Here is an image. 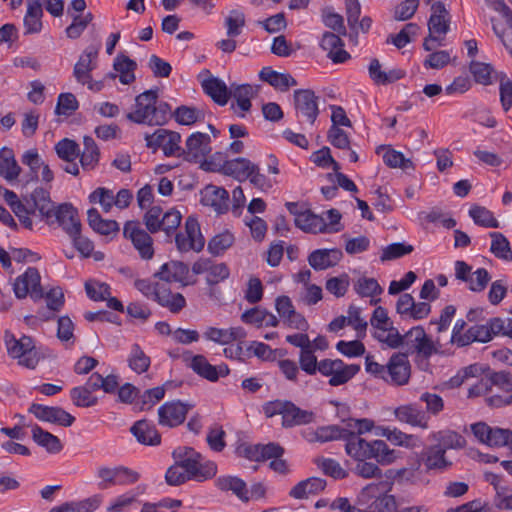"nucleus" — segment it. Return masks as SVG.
<instances>
[{"label":"nucleus","mask_w":512,"mask_h":512,"mask_svg":"<svg viewBox=\"0 0 512 512\" xmlns=\"http://www.w3.org/2000/svg\"><path fill=\"white\" fill-rule=\"evenodd\" d=\"M344 441L347 455L356 461L375 459L379 464L389 465L397 458L396 451L390 449L385 441L368 442L351 429H347Z\"/></svg>","instance_id":"obj_1"},{"label":"nucleus","mask_w":512,"mask_h":512,"mask_svg":"<svg viewBox=\"0 0 512 512\" xmlns=\"http://www.w3.org/2000/svg\"><path fill=\"white\" fill-rule=\"evenodd\" d=\"M170 114V106L158 101L157 90H147L136 97L135 110L127 118L138 124L163 125Z\"/></svg>","instance_id":"obj_2"},{"label":"nucleus","mask_w":512,"mask_h":512,"mask_svg":"<svg viewBox=\"0 0 512 512\" xmlns=\"http://www.w3.org/2000/svg\"><path fill=\"white\" fill-rule=\"evenodd\" d=\"M392 483L380 481L366 485L359 493L358 500L366 505L367 512H395L396 499L388 494Z\"/></svg>","instance_id":"obj_3"},{"label":"nucleus","mask_w":512,"mask_h":512,"mask_svg":"<svg viewBox=\"0 0 512 512\" xmlns=\"http://www.w3.org/2000/svg\"><path fill=\"white\" fill-rule=\"evenodd\" d=\"M135 288L145 297L153 299L159 305L168 308L172 313L180 312L186 306V300L181 293H171L164 284L148 279H137Z\"/></svg>","instance_id":"obj_4"},{"label":"nucleus","mask_w":512,"mask_h":512,"mask_svg":"<svg viewBox=\"0 0 512 512\" xmlns=\"http://www.w3.org/2000/svg\"><path fill=\"white\" fill-rule=\"evenodd\" d=\"M402 347L407 356L411 354L423 359H429L441 350L440 342L433 340L422 326L413 327L404 334Z\"/></svg>","instance_id":"obj_5"},{"label":"nucleus","mask_w":512,"mask_h":512,"mask_svg":"<svg viewBox=\"0 0 512 512\" xmlns=\"http://www.w3.org/2000/svg\"><path fill=\"white\" fill-rule=\"evenodd\" d=\"M263 410L268 418L281 415L282 425L285 428L308 424L313 420L312 412L302 410L290 401H271L264 405Z\"/></svg>","instance_id":"obj_6"},{"label":"nucleus","mask_w":512,"mask_h":512,"mask_svg":"<svg viewBox=\"0 0 512 512\" xmlns=\"http://www.w3.org/2000/svg\"><path fill=\"white\" fill-rule=\"evenodd\" d=\"M8 354L25 368L34 369L39 363L40 355L35 342L30 336L23 335L16 339L13 335L6 339Z\"/></svg>","instance_id":"obj_7"},{"label":"nucleus","mask_w":512,"mask_h":512,"mask_svg":"<svg viewBox=\"0 0 512 512\" xmlns=\"http://www.w3.org/2000/svg\"><path fill=\"white\" fill-rule=\"evenodd\" d=\"M360 370L357 364H346L341 359H323L319 373L329 378V385L336 387L348 383Z\"/></svg>","instance_id":"obj_8"},{"label":"nucleus","mask_w":512,"mask_h":512,"mask_svg":"<svg viewBox=\"0 0 512 512\" xmlns=\"http://www.w3.org/2000/svg\"><path fill=\"white\" fill-rule=\"evenodd\" d=\"M471 430L476 439L489 447H507L512 450V431L498 427H490L485 422H477L471 425Z\"/></svg>","instance_id":"obj_9"},{"label":"nucleus","mask_w":512,"mask_h":512,"mask_svg":"<svg viewBox=\"0 0 512 512\" xmlns=\"http://www.w3.org/2000/svg\"><path fill=\"white\" fill-rule=\"evenodd\" d=\"M175 244L180 252H200L205 245L198 220L194 216L187 217L184 231L175 235Z\"/></svg>","instance_id":"obj_10"},{"label":"nucleus","mask_w":512,"mask_h":512,"mask_svg":"<svg viewBox=\"0 0 512 512\" xmlns=\"http://www.w3.org/2000/svg\"><path fill=\"white\" fill-rule=\"evenodd\" d=\"M293 98L299 121L313 125L319 114L318 97L312 90L298 89L294 91Z\"/></svg>","instance_id":"obj_11"},{"label":"nucleus","mask_w":512,"mask_h":512,"mask_svg":"<svg viewBox=\"0 0 512 512\" xmlns=\"http://www.w3.org/2000/svg\"><path fill=\"white\" fill-rule=\"evenodd\" d=\"M125 238L131 240L135 249L143 259H151L154 255L153 240L151 236L141 228L138 221H127L123 228Z\"/></svg>","instance_id":"obj_12"},{"label":"nucleus","mask_w":512,"mask_h":512,"mask_svg":"<svg viewBox=\"0 0 512 512\" xmlns=\"http://www.w3.org/2000/svg\"><path fill=\"white\" fill-rule=\"evenodd\" d=\"M41 276L34 267H29L22 275L15 279L13 290L15 296L19 299L30 295L34 299L43 297V289L40 284Z\"/></svg>","instance_id":"obj_13"},{"label":"nucleus","mask_w":512,"mask_h":512,"mask_svg":"<svg viewBox=\"0 0 512 512\" xmlns=\"http://www.w3.org/2000/svg\"><path fill=\"white\" fill-rule=\"evenodd\" d=\"M411 366L406 354L395 353L387 362L385 382L395 385H406L410 379Z\"/></svg>","instance_id":"obj_14"},{"label":"nucleus","mask_w":512,"mask_h":512,"mask_svg":"<svg viewBox=\"0 0 512 512\" xmlns=\"http://www.w3.org/2000/svg\"><path fill=\"white\" fill-rule=\"evenodd\" d=\"M26 203H29L27 216L35 214L36 211L47 224H53V214L57 207L54 206L50 199V194L43 188H37L33 193L26 198Z\"/></svg>","instance_id":"obj_15"},{"label":"nucleus","mask_w":512,"mask_h":512,"mask_svg":"<svg viewBox=\"0 0 512 512\" xmlns=\"http://www.w3.org/2000/svg\"><path fill=\"white\" fill-rule=\"evenodd\" d=\"M28 411L40 421L49 422L64 427L71 426L75 421V418L61 407L45 406L38 403H33L29 407Z\"/></svg>","instance_id":"obj_16"},{"label":"nucleus","mask_w":512,"mask_h":512,"mask_svg":"<svg viewBox=\"0 0 512 512\" xmlns=\"http://www.w3.org/2000/svg\"><path fill=\"white\" fill-rule=\"evenodd\" d=\"M192 272L196 275L206 274L209 285H216L230 275V270L225 263H215L209 258H200L192 265Z\"/></svg>","instance_id":"obj_17"},{"label":"nucleus","mask_w":512,"mask_h":512,"mask_svg":"<svg viewBox=\"0 0 512 512\" xmlns=\"http://www.w3.org/2000/svg\"><path fill=\"white\" fill-rule=\"evenodd\" d=\"M192 405L179 400L164 403L158 409L159 424L167 427H176L182 424Z\"/></svg>","instance_id":"obj_18"},{"label":"nucleus","mask_w":512,"mask_h":512,"mask_svg":"<svg viewBox=\"0 0 512 512\" xmlns=\"http://www.w3.org/2000/svg\"><path fill=\"white\" fill-rule=\"evenodd\" d=\"M175 462L189 474L192 480L197 482L212 479L217 473V465L211 461L202 463V458L177 460Z\"/></svg>","instance_id":"obj_19"},{"label":"nucleus","mask_w":512,"mask_h":512,"mask_svg":"<svg viewBox=\"0 0 512 512\" xmlns=\"http://www.w3.org/2000/svg\"><path fill=\"white\" fill-rule=\"evenodd\" d=\"M211 152L209 135L201 132L191 134L185 144L182 154L186 160L199 161Z\"/></svg>","instance_id":"obj_20"},{"label":"nucleus","mask_w":512,"mask_h":512,"mask_svg":"<svg viewBox=\"0 0 512 512\" xmlns=\"http://www.w3.org/2000/svg\"><path fill=\"white\" fill-rule=\"evenodd\" d=\"M99 48L97 46L87 47L79 56L74 65L73 76L82 85L89 81L91 72L96 68Z\"/></svg>","instance_id":"obj_21"},{"label":"nucleus","mask_w":512,"mask_h":512,"mask_svg":"<svg viewBox=\"0 0 512 512\" xmlns=\"http://www.w3.org/2000/svg\"><path fill=\"white\" fill-rule=\"evenodd\" d=\"M201 202L215 213L223 214L229 209V193L223 187L207 185L201 192Z\"/></svg>","instance_id":"obj_22"},{"label":"nucleus","mask_w":512,"mask_h":512,"mask_svg":"<svg viewBox=\"0 0 512 512\" xmlns=\"http://www.w3.org/2000/svg\"><path fill=\"white\" fill-rule=\"evenodd\" d=\"M55 222H57L69 236L76 235L81 231L78 211L69 203H63L55 209L53 224Z\"/></svg>","instance_id":"obj_23"},{"label":"nucleus","mask_w":512,"mask_h":512,"mask_svg":"<svg viewBox=\"0 0 512 512\" xmlns=\"http://www.w3.org/2000/svg\"><path fill=\"white\" fill-rule=\"evenodd\" d=\"M395 418L401 422L413 427L428 429L429 417L426 412L421 410L416 404L409 403L396 407L394 409Z\"/></svg>","instance_id":"obj_24"},{"label":"nucleus","mask_w":512,"mask_h":512,"mask_svg":"<svg viewBox=\"0 0 512 512\" xmlns=\"http://www.w3.org/2000/svg\"><path fill=\"white\" fill-rule=\"evenodd\" d=\"M189 367L200 377L211 382H215L220 377H224L229 374V368L227 365H211L203 355L193 356Z\"/></svg>","instance_id":"obj_25"},{"label":"nucleus","mask_w":512,"mask_h":512,"mask_svg":"<svg viewBox=\"0 0 512 512\" xmlns=\"http://www.w3.org/2000/svg\"><path fill=\"white\" fill-rule=\"evenodd\" d=\"M496 386L507 392L512 391V375L506 371L492 372L482 378L472 389L471 393L482 394L491 391Z\"/></svg>","instance_id":"obj_26"},{"label":"nucleus","mask_w":512,"mask_h":512,"mask_svg":"<svg viewBox=\"0 0 512 512\" xmlns=\"http://www.w3.org/2000/svg\"><path fill=\"white\" fill-rule=\"evenodd\" d=\"M255 166L256 164L248 158L237 157L224 161L219 171L226 176L238 180L239 182H243L248 179Z\"/></svg>","instance_id":"obj_27"},{"label":"nucleus","mask_w":512,"mask_h":512,"mask_svg":"<svg viewBox=\"0 0 512 512\" xmlns=\"http://www.w3.org/2000/svg\"><path fill=\"white\" fill-rule=\"evenodd\" d=\"M431 15L428 21L429 34L441 39L448 30L450 15L442 2H435L431 6Z\"/></svg>","instance_id":"obj_28"},{"label":"nucleus","mask_w":512,"mask_h":512,"mask_svg":"<svg viewBox=\"0 0 512 512\" xmlns=\"http://www.w3.org/2000/svg\"><path fill=\"white\" fill-rule=\"evenodd\" d=\"M188 274V265L180 261H170L164 263L159 271L154 274V277L166 283L178 282L187 285L186 278Z\"/></svg>","instance_id":"obj_29"},{"label":"nucleus","mask_w":512,"mask_h":512,"mask_svg":"<svg viewBox=\"0 0 512 512\" xmlns=\"http://www.w3.org/2000/svg\"><path fill=\"white\" fill-rule=\"evenodd\" d=\"M343 257L340 249H317L308 256L309 265L315 270H325L338 264Z\"/></svg>","instance_id":"obj_30"},{"label":"nucleus","mask_w":512,"mask_h":512,"mask_svg":"<svg viewBox=\"0 0 512 512\" xmlns=\"http://www.w3.org/2000/svg\"><path fill=\"white\" fill-rule=\"evenodd\" d=\"M323 50L334 63H343L350 58L349 53L343 49L344 43L339 34L325 32L320 43Z\"/></svg>","instance_id":"obj_31"},{"label":"nucleus","mask_w":512,"mask_h":512,"mask_svg":"<svg viewBox=\"0 0 512 512\" xmlns=\"http://www.w3.org/2000/svg\"><path fill=\"white\" fill-rule=\"evenodd\" d=\"M0 195H3L5 201L11 207L12 211L18 217L22 225L25 228L32 230L33 222L31 218L27 216V209H29V203H26L27 197H24L23 200H19L16 193L2 186H0Z\"/></svg>","instance_id":"obj_32"},{"label":"nucleus","mask_w":512,"mask_h":512,"mask_svg":"<svg viewBox=\"0 0 512 512\" xmlns=\"http://www.w3.org/2000/svg\"><path fill=\"white\" fill-rule=\"evenodd\" d=\"M428 439L445 452L449 449H462L466 445L465 438L458 432L450 429L432 432L429 434Z\"/></svg>","instance_id":"obj_33"},{"label":"nucleus","mask_w":512,"mask_h":512,"mask_svg":"<svg viewBox=\"0 0 512 512\" xmlns=\"http://www.w3.org/2000/svg\"><path fill=\"white\" fill-rule=\"evenodd\" d=\"M421 461L427 471H443L452 465V462L446 458V452L435 445H431L421 452Z\"/></svg>","instance_id":"obj_34"},{"label":"nucleus","mask_w":512,"mask_h":512,"mask_svg":"<svg viewBox=\"0 0 512 512\" xmlns=\"http://www.w3.org/2000/svg\"><path fill=\"white\" fill-rule=\"evenodd\" d=\"M27 11L23 19L24 34H37L40 33L43 24V9L41 0H26Z\"/></svg>","instance_id":"obj_35"},{"label":"nucleus","mask_w":512,"mask_h":512,"mask_svg":"<svg viewBox=\"0 0 512 512\" xmlns=\"http://www.w3.org/2000/svg\"><path fill=\"white\" fill-rule=\"evenodd\" d=\"M203 336L206 340L220 345H226L236 340L246 337V333L241 327H231L227 329L207 327Z\"/></svg>","instance_id":"obj_36"},{"label":"nucleus","mask_w":512,"mask_h":512,"mask_svg":"<svg viewBox=\"0 0 512 512\" xmlns=\"http://www.w3.org/2000/svg\"><path fill=\"white\" fill-rule=\"evenodd\" d=\"M215 485L222 492H232L243 502L250 500L247 484L239 477L231 475L220 476L216 479Z\"/></svg>","instance_id":"obj_37"},{"label":"nucleus","mask_w":512,"mask_h":512,"mask_svg":"<svg viewBox=\"0 0 512 512\" xmlns=\"http://www.w3.org/2000/svg\"><path fill=\"white\" fill-rule=\"evenodd\" d=\"M295 225L306 233L318 234L327 232V223L323 216L305 210L294 219Z\"/></svg>","instance_id":"obj_38"},{"label":"nucleus","mask_w":512,"mask_h":512,"mask_svg":"<svg viewBox=\"0 0 512 512\" xmlns=\"http://www.w3.org/2000/svg\"><path fill=\"white\" fill-rule=\"evenodd\" d=\"M22 169L16 161L14 152L11 148L3 147L0 149V176L7 182H13L18 179Z\"/></svg>","instance_id":"obj_39"},{"label":"nucleus","mask_w":512,"mask_h":512,"mask_svg":"<svg viewBox=\"0 0 512 512\" xmlns=\"http://www.w3.org/2000/svg\"><path fill=\"white\" fill-rule=\"evenodd\" d=\"M378 59H372L368 67L369 76L377 85H387L396 82L404 77L405 73L401 69H391L384 71L381 69Z\"/></svg>","instance_id":"obj_40"},{"label":"nucleus","mask_w":512,"mask_h":512,"mask_svg":"<svg viewBox=\"0 0 512 512\" xmlns=\"http://www.w3.org/2000/svg\"><path fill=\"white\" fill-rule=\"evenodd\" d=\"M496 336L495 330L491 329V319L486 324H476L469 327L465 331V336L462 337V346H467L473 342L487 343Z\"/></svg>","instance_id":"obj_41"},{"label":"nucleus","mask_w":512,"mask_h":512,"mask_svg":"<svg viewBox=\"0 0 512 512\" xmlns=\"http://www.w3.org/2000/svg\"><path fill=\"white\" fill-rule=\"evenodd\" d=\"M202 87L205 93L217 104L225 105L228 102L230 92L226 84L219 78L209 75L208 78L202 81Z\"/></svg>","instance_id":"obj_42"},{"label":"nucleus","mask_w":512,"mask_h":512,"mask_svg":"<svg viewBox=\"0 0 512 512\" xmlns=\"http://www.w3.org/2000/svg\"><path fill=\"white\" fill-rule=\"evenodd\" d=\"M130 431L138 442L144 445H158L161 441V436L156 428L145 420L137 421Z\"/></svg>","instance_id":"obj_43"},{"label":"nucleus","mask_w":512,"mask_h":512,"mask_svg":"<svg viewBox=\"0 0 512 512\" xmlns=\"http://www.w3.org/2000/svg\"><path fill=\"white\" fill-rule=\"evenodd\" d=\"M259 77L261 80L267 82L272 87L281 91L287 90L290 86H296L297 81L288 73H279L272 70L270 67H264Z\"/></svg>","instance_id":"obj_44"},{"label":"nucleus","mask_w":512,"mask_h":512,"mask_svg":"<svg viewBox=\"0 0 512 512\" xmlns=\"http://www.w3.org/2000/svg\"><path fill=\"white\" fill-rule=\"evenodd\" d=\"M326 487V481L319 477H311L295 485L289 495L295 499H304L316 494Z\"/></svg>","instance_id":"obj_45"},{"label":"nucleus","mask_w":512,"mask_h":512,"mask_svg":"<svg viewBox=\"0 0 512 512\" xmlns=\"http://www.w3.org/2000/svg\"><path fill=\"white\" fill-rule=\"evenodd\" d=\"M32 439L34 440L35 443L45 448L46 451L51 454H57L63 448L61 441L57 436L42 429L38 425H35L32 428Z\"/></svg>","instance_id":"obj_46"},{"label":"nucleus","mask_w":512,"mask_h":512,"mask_svg":"<svg viewBox=\"0 0 512 512\" xmlns=\"http://www.w3.org/2000/svg\"><path fill=\"white\" fill-rule=\"evenodd\" d=\"M347 429L344 426L328 425L317 428L307 435L309 442H329L338 439L344 440Z\"/></svg>","instance_id":"obj_47"},{"label":"nucleus","mask_w":512,"mask_h":512,"mask_svg":"<svg viewBox=\"0 0 512 512\" xmlns=\"http://www.w3.org/2000/svg\"><path fill=\"white\" fill-rule=\"evenodd\" d=\"M84 149L80 156V163L84 170L91 171L99 163L100 151L94 139L90 136L83 138Z\"/></svg>","instance_id":"obj_48"},{"label":"nucleus","mask_w":512,"mask_h":512,"mask_svg":"<svg viewBox=\"0 0 512 512\" xmlns=\"http://www.w3.org/2000/svg\"><path fill=\"white\" fill-rule=\"evenodd\" d=\"M89 226L101 235H109L119 231V224L115 220L103 219L97 209L91 208L87 212Z\"/></svg>","instance_id":"obj_49"},{"label":"nucleus","mask_w":512,"mask_h":512,"mask_svg":"<svg viewBox=\"0 0 512 512\" xmlns=\"http://www.w3.org/2000/svg\"><path fill=\"white\" fill-rule=\"evenodd\" d=\"M383 435L396 446L414 449L422 445L421 439L417 435L404 433L397 428L385 429Z\"/></svg>","instance_id":"obj_50"},{"label":"nucleus","mask_w":512,"mask_h":512,"mask_svg":"<svg viewBox=\"0 0 512 512\" xmlns=\"http://www.w3.org/2000/svg\"><path fill=\"white\" fill-rule=\"evenodd\" d=\"M382 154L384 163L390 168H401L403 170L414 169L413 162L404 157V155L390 147L380 146L377 148L376 153Z\"/></svg>","instance_id":"obj_51"},{"label":"nucleus","mask_w":512,"mask_h":512,"mask_svg":"<svg viewBox=\"0 0 512 512\" xmlns=\"http://www.w3.org/2000/svg\"><path fill=\"white\" fill-rule=\"evenodd\" d=\"M228 37H238L246 25L245 13L240 9H232L224 17L223 22Z\"/></svg>","instance_id":"obj_52"},{"label":"nucleus","mask_w":512,"mask_h":512,"mask_svg":"<svg viewBox=\"0 0 512 512\" xmlns=\"http://www.w3.org/2000/svg\"><path fill=\"white\" fill-rule=\"evenodd\" d=\"M114 70L119 73V80L122 84L128 85L135 81L134 71L137 67L135 61L127 56L119 55L113 64Z\"/></svg>","instance_id":"obj_53"},{"label":"nucleus","mask_w":512,"mask_h":512,"mask_svg":"<svg viewBox=\"0 0 512 512\" xmlns=\"http://www.w3.org/2000/svg\"><path fill=\"white\" fill-rule=\"evenodd\" d=\"M490 251L498 259L512 262V250L508 239L500 232H491Z\"/></svg>","instance_id":"obj_54"},{"label":"nucleus","mask_w":512,"mask_h":512,"mask_svg":"<svg viewBox=\"0 0 512 512\" xmlns=\"http://www.w3.org/2000/svg\"><path fill=\"white\" fill-rule=\"evenodd\" d=\"M374 337L388 347L396 349L402 347L404 335H401L397 328L390 324L384 328L375 330Z\"/></svg>","instance_id":"obj_55"},{"label":"nucleus","mask_w":512,"mask_h":512,"mask_svg":"<svg viewBox=\"0 0 512 512\" xmlns=\"http://www.w3.org/2000/svg\"><path fill=\"white\" fill-rule=\"evenodd\" d=\"M469 68L477 83L485 86L491 85L493 83L496 72L490 64L471 61Z\"/></svg>","instance_id":"obj_56"},{"label":"nucleus","mask_w":512,"mask_h":512,"mask_svg":"<svg viewBox=\"0 0 512 512\" xmlns=\"http://www.w3.org/2000/svg\"><path fill=\"white\" fill-rule=\"evenodd\" d=\"M99 506L97 498H88L78 502H66L53 507L49 512H93Z\"/></svg>","instance_id":"obj_57"},{"label":"nucleus","mask_w":512,"mask_h":512,"mask_svg":"<svg viewBox=\"0 0 512 512\" xmlns=\"http://www.w3.org/2000/svg\"><path fill=\"white\" fill-rule=\"evenodd\" d=\"M129 367L138 374L144 373L150 367V358L138 344H133L128 358Z\"/></svg>","instance_id":"obj_58"},{"label":"nucleus","mask_w":512,"mask_h":512,"mask_svg":"<svg viewBox=\"0 0 512 512\" xmlns=\"http://www.w3.org/2000/svg\"><path fill=\"white\" fill-rule=\"evenodd\" d=\"M469 215L475 224L483 227L498 228L499 222L493 213L485 207L474 205L469 210Z\"/></svg>","instance_id":"obj_59"},{"label":"nucleus","mask_w":512,"mask_h":512,"mask_svg":"<svg viewBox=\"0 0 512 512\" xmlns=\"http://www.w3.org/2000/svg\"><path fill=\"white\" fill-rule=\"evenodd\" d=\"M495 80L499 81L501 106L507 112L512 107V81L503 72L495 73Z\"/></svg>","instance_id":"obj_60"},{"label":"nucleus","mask_w":512,"mask_h":512,"mask_svg":"<svg viewBox=\"0 0 512 512\" xmlns=\"http://www.w3.org/2000/svg\"><path fill=\"white\" fill-rule=\"evenodd\" d=\"M234 235L229 231H224L215 235L208 242V250L213 255H220L234 243Z\"/></svg>","instance_id":"obj_61"},{"label":"nucleus","mask_w":512,"mask_h":512,"mask_svg":"<svg viewBox=\"0 0 512 512\" xmlns=\"http://www.w3.org/2000/svg\"><path fill=\"white\" fill-rule=\"evenodd\" d=\"M354 289L361 297H374L383 292L376 279L361 277L354 283Z\"/></svg>","instance_id":"obj_62"},{"label":"nucleus","mask_w":512,"mask_h":512,"mask_svg":"<svg viewBox=\"0 0 512 512\" xmlns=\"http://www.w3.org/2000/svg\"><path fill=\"white\" fill-rule=\"evenodd\" d=\"M315 464L324 472V474L329 475L334 479H343L348 475L347 471L334 459L320 457L315 459Z\"/></svg>","instance_id":"obj_63"},{"label":"nucleus","mask_w":512,"mask_h":512,"mask_svg":"<svg viewBox=\"0 0 512 512\" xmlns=\"http://www.w3.org/2000/svg\"><path fill=\"white\" fill-rule=\"evenodd\" d=\"M85 386L74 387L70 391L72 402L77 407H92L97 404L98 398Z\"/></svg>","instance_id":"obj_64"}]
</instances>
